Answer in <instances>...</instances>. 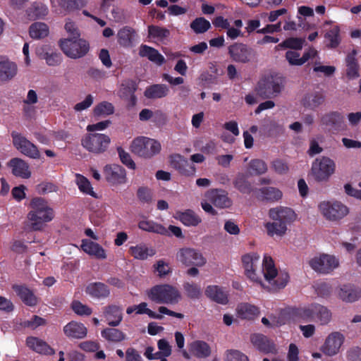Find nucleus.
<instances>
[{"mask_svg": "<svg viewBox=\"0 0 361 361\" xmlns=\"http://www.w3.org/2000/svg\"><path fill=\"white\" fill-rule=\"evenodd\" d=\"M283 88L282 78L267 75L262 77L255 87L256 94L262 99H269L279 95Z\"/></svg>", "mask_w": 361, "mask_h": 361, "instance_id": "39448f33", "label": "nucleus"}, {"mask_svg": "<svg viewBox=\"0 0 361 361\" xmlns=\"http://www.w3.org/2000/svg\"><path fill=\"white\" fill-rule=\"evenodd\" d=\"M86 293L95 298H106L110 294V290L107 286L102 283H92L86 287Z\"/></svg>", "mask_w": 361, "mask_h": 361, "instance_id": "f704fd0d", "label": "nucleus"}, {"mask_svg": "<svg viewBox=\"0 0 361 361\" xmlns=\"http://www.w3.org/2000/svg\"><path fill=\"white\" fill-rule=\"evenodd\" d=\"M324 97L319 93L309 94L302 100L304 106L310 109H315L323 104Z\"/></svg>", "mask_w": 361, "mask_h": 361, "instance_id": "c03bdc74", "label": "nucleus"}, {"mask_svg": "<svg viewBox=\"0 0 361 361\" xmlns=\"http://www.w3.org/2000/svg\"><path fill=\"white\" fill-rule=\"evenodd\" d=\"M204 197L219 209L228 208L232 205L228 192L221 189H210L204 193Z\"/></svg>", "mask_w": 361, "mask_h": 361, "instance_id": "f3484780", "label": "nucleus"}, {"mask_svg": "<svg viewBox=\"0 0 361 361\" xmlns=\"http://www.w3.org/2000/svg\"><path fill=\"white\" fill-rule=\"evenodd\" d=\"M75 183L80 192L94 198H98V195L94 191L90 181L86 177L80 173H75Z\"/></svg>", "mask_w": 361, "mask_h": 361, "instance_id": "72a5a7b5", "label": "nucleus"}, {"mask_svg": "<svg viewBox=\"0 0 361 361\" xmlns=\"http://www.w3.org/2000/svg\"><path fill=\"white\" fill-rule=\"evenodd\" d=\"M104 316L111 326H117L123 319L122 308L116 305H109L104 309Z\"/></svg>", "mask_w": 361, "mask_h": 361, "instance_id": "bb28decb", "label": "nucleus"}, {"mask_svg": "<svg viewBox=\"0 0 361 361\" xmlns=\"http://www.w3.org/2000/svg\"><path fill=\"white\" fill-rule=\"evenodd\" d=\"M103 174L106 182L113 186L125 185L128 182L126 171L119 164L105 165L103 168Z\"/></svg>", "mask_w": 361, "mask_h": 361, "instance_id": "ddd939ff", "label": "nucleus"}, {"mask_svg": "<svg viewBox=\"0 0 361 361\" xmlns=\"http://www.w3.org/2000/svg\"><path fill=\"white\" fill-rule=\"evenodd\" d=\"M318 303H310L298 308L292 309L293 314L299 319L310 322L316 320Z\"/></svg>", "mask_w": 361, "mask_h": 361, "instance_id": "4be33fe9", "label": "nucleus"}, {"mask_svg": "<svg viewBox=\"0 0 361 361\" xmlns=\"http://www.w3.org/2000/svg\"><path fill=\"white\" fill-rule=\"evenodd\" d=\"M18 73L16 63L8 59L0 61V82H6L11 80Z\"/></svg>", "mask_w": 361, "mask_h": 361, "instance_id": "a878e982", "label": "nucleus"}, {"mask_svg": "<svg viewBox=\"0 0 361 361\" xmlns=\"http://www.w3.org/2000/svg\"><path fill=\"white\" fill-rule=\"evenodd\" d=\"M260 257L256 252L246 254L242 257L245 275L253 283L264 289L279 290L286 286L289 281L288 274L279 269L272 257L265 255L260 269H257Z\"/></svg>", "mask_w": 361, "mask_h": 361, "instance_id": "f257e3e1", "label": "nucleus"}, {"mask_svg": "<svg viewBox=\"0 0 361 361\" xmlns=\"http://www.w3.org/2000/svg\"><path fill=\"white\" fill-rule=\"evenodd\" d=\"M268 215L272 221L266 222L264 226L270 237H283L287 233L288 226L297 219L293 209L282 206L270 209Z\"/></svg>", "mask_w": 361, "mask_h": 361, "instance_id": "f03ea898", "label": "nucleus"}, {"mask_svg": "<svg viewBox=\"0 0 361 361\" xmlns=\"http://www.w3.org/2000/svg\"><path fill=\"white\" fill-rule=\"evenodd\" d=\"M323 217L330 221H338L349 214V208L339 201H323L318 205Z\"/></svg>", "mask_w": 361, "mask_h": 361, "instance_id": "6e6552de", "label": "nucleus"}, {"mask_svg": "<svg viewBox=\"0 0 361 361\" xmlns=\"http://www.w3.org/2000/svg\"><path fill=\"white\" fill-rule=\"evenodd\" d=\"M63 332L69 338L80 339L86 336L87 330L82 323L72 321L63 327Z\"/></svg>", "mask_w": 361, "mask_h": 361, "instance_id": "cd10ccee", "label": "nucleus"}, {"mask_svg": "<svg viewBox=\"0 0 361 361\" xmlns=\"http://www.w3.org/2000/svg\"><path fill=\"white\" fill-rule=\"evenodd\" d=\"M204 293L212 300L222 305L226 304L228 301L227 292L218 286H208Z\"/></svg>", "mask_w": 361, "mask_h": 361, "instance_id": "c756f323", "label": "nucleus"}, {"mask_svg": "<svg viewBox=\"0 0 361 361\" xmlns=\"http://www.w3.org/2000/svg\"><path fill=\"white\" fill-rule=\"evenodd\" d=\"M59 44L64 54L73 59L83 57L90 50L88 42L81 37L63 38Z\"/></svg>", "mask_w": 361, "mask_h": 361, "instance_id": "0eeeda50", "label": "nucleus"}, {"mask_svg": "<svg viewBox=\"0 0 361 361\" xmlns=\"http://www.w3.org/2000/svg\"><path fill=\"white\" fill-rule=\"evenodd\" d=\"M343 116L336 111L330 112L321 117V124L325 126H339L343 121Z\"/></svg>", "mask_w": 361, "mask_h": 361, "instance_id": "a18cd8bd", "label": "nucleus"}, {"mask_svg": "<svg viewBox=\"0 0 361 361\" xmlns=\"http://www.w3.org/2000/svg\"><path fill=\"white\" fill-rule=\"evenodd\" d=\"M161 144L154 139L140 136L135 138L130 145V150L135 154L150 159L161 150Z\"/></svg>", "mask_w": 361, "mask_h": 361, "instance_id": "423d86ee", "label": "nucleus"}, {"mask_svg": "<svg viewBox=\"0 0 361 361\" xmlns=\"http://www.w3.org/2000/svg\"><path fill=\"white\" fill-rule=\"evenodd\" d=\"M250 168L257 175H261L267 171V165L266 162L262 159H253L250 162Z\"/></svg>", "mask_w": 361, "mask_h": 361, "instance_id": "680f3d73", "label": "nucleus"}, {"mask_svg": "<svg viewBox=\"0 0 361 361\" xmlns=\"http://www.w3.org/2000/svg\"><path fill=\"white\" fill-rule=\"evenodd\" d=\"M138 228L142 231L160 235H168V230L163 225L147 219H142L138 223Z\"/></svg>", "mask_w": 361, "mask_h": 361, "instance_id": "7c9ffc66", "label": "nucleus"}, {"mask_svg": "<svg viewBox=\"0 0 361 361\" xmlns=\"http://www.w3.org/2000/svg\"><path fill=\"white\" fill-rule=\"evenodd\" d=\"M47 7L41 3L33 4L27 11V14L31 20L43 18L47 16Z\"/></svg>", "mask_w": 361, "mask_h": 361, "instance_id": "37998d69", "label": "nucleus"}, {"mask_svg": "<svg viewBox=\"0 0 361 361\" xmlns=\"http://www.w3.org/2000/svg\"><path fill=\"white\" fill-rule=\"evenodd\" d=\"M190 27L197 34L204 33L211 27V24L209 21L200 17L197 18L190 23Z\"/></svg>", "mask_w": 361, "mask_h": 361, "instance_id": "603ef678", "label": "nucleus"}, {"mask_svg": "<svg viewBox=\"0 0 361 361\" xmlns=\"http://www.w3.org/2000/svg\"><path fill=\"white\" fill-rule=\"evenodd\" d=\"M80 247L85 253L96 259H105L107 257L106 250L97 243L83 239Z\"/></svg>", "mask_w": 361, "mask_h": 361, "instance_id": "393cba45", "label": "nucleus"}, {"mask_svg": "<svg viewBox=\"0 0 361 361\" xmlns=\"http://www.w3.org/2000/svg\"><path fill=\"white\" fill-rule=\"evenodd\" d=\"M135 307L136 314H146L149 317L156 319H161L163 318L162 314H157L147 308V304L146 302H141L135 305Z\"/></svg>", "mask_w": 361, "mask_h": 361, "instance_id": "bf43d9fd", "label": "nucleus"}, {"mask_svg": "<svg viewBox=\"0 0 361 361\" xmlns=\"http://www.w3.org/2000/svg\"><path fill=\"white\" fill-rule=\"evenodd\" d=\"M190 352L197 357H206L210 354L208 344L202 341H195L190 344Z\"/></svg>", "mask_w": 361, "mask_h": 361, "instance_id": "ea45409f", "label": "nucleus"}, {"mask_svg": "<svg viewBox=\"0 0 361 361\" xmlns=\"http://www.w3.org/2000/svg\"><path fill=\"white\" fill-rule=\"evenodd\" d=\"M137 37L136 31L131 27L124 26L117 33V40L120 46L124 48L132 47Z\"/></svg>", "mask_w": 361, "mask_h": 361, "instance_id": "5701e85b", "label": "nucleus"}, {"mask_svg": "<svg viewBox=\"0 0 361 361\" xmlns=\"http://www.w3.org/2000/svg\"><path fill=\"white\" fill-rule=\"evenodd\" d=\"M11 137L14 147L22 154L33 159L39 157L37 147L26 137L17 132H12Z\"/></svg>", "mask_w": 361, "mask_h": 361, "instance_id": "2eb2a0df", "label": "nucleus"}, {"mask_svg": "<svg viewBox=\"0 0 361 361\" xmlns=\"http://www.w3.org/2000/svg\"><path fill=\"white\" fill-rule=\"evenodd\" d=\"M154 267L160 277H164L171 272L169 264L163 259L158 260Z\"/></svg>", "mask_w": 361, "mask_h": 361, "instance_id": "774afa93", "label": "nucleus"}, {"mask_svg": "<svg viewBox=\"0 0 361 361\" xmlns=\"http://www.w3.org/2000/svg\"><path fill=\"white\" fill-rule=\"evenodd\" d=\"M308 264L314 271L328 274L339 267V259L333 255L326 253L317 254L310 258Z\"/></svg>", "mask_w": 361, "mask_h": 361, "instance_id": "1a4fd4ad", "label": "nucleus"}, {"mask_svg": "<svg viewBox=\"0 0 361 361\" xmlns=\"http://www.w3.org/2000/svg\"><path fill=\"white\" fill-rule=\"evenodd\" d=\"M174 218L188 227L198 226L202 221V218L192 209H185L176 212Z\"/></svg>", "mask_w": 361, "mask_h": 361, "instance_id": "412c9836", "label": "nucleus"}, {"mask_svg": "<svg viewBox=\"0 0 361 361\" xmlns=\"http://www.w3.org/2000/svg\"><path fill=\"white\" fill-rule=\"evenodd\" d=\"M228 49L231 59L237 63H247L254 56L252 49L243 43H234Z\"/></svg>", "mask_w": 361, "mask_h": 361, "instance_id": "dca6fc26", "label": "nucleus"}, {"mask_svg": "<svg viewBox=\"0 0 361 361\" xmlns=\"http://www.w3.org/2000/svg\"><path fill=\"white\" fill-rule=\"evenodd\" d=\"M271 169L278 174H285L288 173L289 166L287 162L281 159H274L271 164Z\"/></svg>", "mask_w": 361, "mask_h": 361, "instance_id": "052dcab7", "label": "nucleus"}, {"mask_svg": "<svg viewBox=\"0 0 361 361\" xmlns=\"http://www.w3.org/2000/svg\"><path fill=\"white\" fill-rule=\"evenodd\" d=\"M344 341L345 336L342 333L333 331L326 337L320 350L327 356H334L339 353Z\"/></svg>", "mask_w": 361, "mask_h": 361, "instance_id": "4468645a", "label": "nucleus"}, {"mask_svg": "<svg viewBox=\"0 0 361 361\" xmlns=\"http://www.w3.org/2000/svg\"><path fill=\"white\" fill-rule=\"evenodd\" d=\"M236 313L238 317L245 319H252L259 313V308L250 303L239 304L236 308Z\"/></svg>", "mask_w": 361, "mask_h": 361, "instance_id": "473e14b6", "label": "nucleus"}, {"mask_svg": "<svg viewBox=\"0 0 361 361\" xmlns=\"http://www.w3.org/2000/svg\"><path fill=\"white\" fill-rule=\"evenodd\" d=\"M251 342L258 350L266 353H276V349L274 343L266 336L261 334H254L251 337Z\"/></svg>", "mask_w": 361, "mask_h": 361, "instance_id": "c85d7f7f", "label": "nucleus"}, {"mask_svg": "<svg viewBox=\"0 0 361 361\" xmlns=\"http://www.w3.org/2000/svg\"><path fill=\"white\" fill-rule=\"evenodd\" d=\"M29 32L32 38L38 39L47 37L49 30L45 23L37 22L30 25Z\"/></svg>", "mask_w": 361, "mask_h": 361, "instance_id": "a19ab883", "label": "nucleus"}, {"mask_svg": "<svg viewBox=\"0 0 361 361\" xmlns=\"http://www.w3.org/2000/svg\"><path fill=\"white\" fill-rule=\"evenodd\" d=\"M9 166L16 176L23 178H27L30 176L29 166L23 160L18 158L12 159L9 162Z\"/></svg>", "mask_w": 361, "mask_h": 361, "instance_id": "2f4dec72", "label": "nucleus"}, {"mask_svg": "<svg viewBox=\"0 0 361 361\" xmlns=\"http://www.w3.org/2000/svg\"><path fill=\"white\" fill-rule=\"evenodd\" d=\"M72 309L74 312L80 316H88L92 314V310L87 305L79 301H73L72 303Z\"/></svg>", "mask_w": 361, "mask_h": 361, "instance_id": "338daca9", "label": "nucleus"}, {"mask_svg": "<svg viewBox=\"0 0 361 361\" xmlns=\"http://www.w3.org/2000/svg\"><path fill=\"white\" fill-rule=\"evenodd\" d=\"M14 291L26 305L32 306L36 305L37 298L32 292L25 286L15 285L13 286Z\"/></svg>", "mask_w": 361, "mask_h": 361, "instance_id": "58836bf2", "label": "nucleus"}, {"mask_svg": "<svg viewBox=\"0 0 361 361\" xmlns=\"http://www.w3.org/2000/svg\"><path fill=\"white\" fill-rule=\"evenodd\" d=\"M30 207L25 224V230L42 231L46 224L51 221L55 216L54 209L43 198H33L30 203Z\"/></svg>", "mask_w": 361, "mask_h": 361, "instance_id": "7ed1b4c3", "label": "nucleus"}, {"mask_svg": "<svg viewBox=\"0 0 361 361\" xmlns=\"http://www.w3.org/2000/svg\"><path fill=\"white\" fill-rule=\"evenodd\" d=\"M336 293L338 298L347 302H354L361 295V291L351 284H344L338 286Z\"/></svg>", "mask_w": 361, "mask_h": 361, "instance_id": "b1692460", "label": "nucleus"}, {"mask_svg": "<svg viewBox=\"0 0 361 361\" xmlns=\"http://www.w3.org/2000/svg\"><path fill=\"white\" fill-rule=\"evenodd\" d=\"M286 59L291 66H302L304 64L302 56L298 52L293 50L288 51L286 53Z\"/></svg>", "mask_w": 361, "mask_h": 361, "instance_id": "69168bd1", "label": "nucleus"}, {"mask_svg": "<svg viewBox=\"0 0 361 361\" xmlns=\"http://www.w3.org/2000/svg\"><path fill=\"white\" fill-rule=\"evenodd\" d=\"M171 166L179 171L180 173L186 176H192L196 173V168L194 165L180 154H173L170 157Z\"/></svg>", "mask_w": 361, "mask_h": 361, "instance_id": "a211bd4d", "label": "nucleus"}, {"mask_svg": "<svg viewBox=\"0 0 361 361\" xmlns=\"http://www.w3.org/2000/svg\"><path fill=\"white\" fill-rule=\"evenodd\" d=\"M331 317L332 314L331 310L326 307L318 304L316 313V320L322 325H326L331 322Z\"/></svg>", "mask_w": 361, "mask_h": 361, "instance_id": "8fccbe9b", "label": "nucleus"}, {"mask_svg": "<svg viewBox=\"0 0 361 361\" xmlns=\"http://www.w3.org/2000/svg\"><path fill=\"white\" fill-rule=\"evenodd\" d=\"M234 185L243 193H249L251 191V185L243 174L238 175L234 181Z\"/></svg>", "mask_w": 361, "mask_h": 361, "instance_id": "6e6d98bb", "label": "nucleus"}, {"mask_svg": "<svg viewBox=\"0 0 361 361\" xmlns=\"http://www.w3.org/2000/svg\"><path fill=\"white\" fill-rule=\"evenodd\" d=\"M225 361H249L247 355L237 350H227Z\"/></svg>", "mask_w": 361, "mask_h": 361, "instance_id": "0e129e2a", "label": "nucleus"}, {"mask_svg": "<svg viewBox=\"0 0 361 361\" xmlns=\"http://www.w3.org/2000/svg\"><path fill=\"white\" fill-rule=\"evenodd\" d=\"M26 345L37 353L52 355L55 350L47 342L35 336H29L26 338Z\"/></svg>", "mask_w": 361, "mask_h": 361, "instance_id": "aec40b11", "label": "nucleus"}, {"mask_svg": "<svg viewBox=\"0 0 361 361\" xmlns=\"http://www.w3.org/2000/svg\"><path fill=\"white\" fill-rule=\"evenodd\" d=\"M64 29L68 35V38L80 37V31L77 26L75 22L71 19H67L64 25Z\"/></svg>", "mask_w": 361, "mask_h": 361, "instance_id": "13d9d810", "label": "nucleus"}, {"mask_svg": "<svg viewBox=\"0 0 361 361\" xmlns=\"http://www.w3.org/2000/svg\"><path fill=\"white\" fill-rule=\"evenodd\" d=\"M114 112V106L109 102H102L97 104L94 108L93 113L96 116H107L113 114Z\"/></svg>", "mask_w": 361, "mask_h": 361, "instance_id": "de8ad7c7", "label": "nucleus"}, {"mask_svg": "<svg viewBox=\"0 0 361 361\" xmlns=\"http://www.w3.org/2000/svg\"><path fill=\"white\" fill-rule=\"evenodd\" d=\"M128 252L135 259L147 260L156 254L155 249L144 243H140L129 247Z\"/></svg>", "mask_w": 361, "mask_h": 361, "instance_id": "6ab92c4d", "label": "nucleus"}, {"mask_svg": "<svg viewBox=\"0 0 361 361\" xmlns=\"http://www.w3.org/2000/svg\"><path fill=\"white\" fill-rule=\"evenodd\" d=\"M169 93V88L162 84L153 85L146 88L145 96L148 99H158L166 97Z\"/></svg>", "mask_w": 361, "mask_h": 361, "instance_id": "4c0bfd02", "label": "nucleus"}, {"mask_svg": "<svg viewBox=\"0 0 361 361\" xmlns=\"http://www.w3.org/2000/svg\"><path fill=\"white\" fill-rule=\"evenodd\" d=\"M148 298L158 304L175 305L181 295L178 289L170 284H161L153 286L147 291Z\"/></svg>", "mask_w": 361, "mask_h": 361, "instance_id": "20e7f679", "label": "nucleus"}, {"mask_svg": "<svg viewBox=\"0 0 361 361\" xmlns=\"http://www.w3.org/2000/svg\"><path fill=\"white\" fill-rule=\"evenodd\" d=\"M57 4L66 11L78 9L85 4L84 0H57Z\"/></svg>", "mask_w": 361, "mask_h": 361, "instance_id": "864d4df0", "label": "nucleus"}, {"mask_svg": "<svg viewBox=\"0 0 361 361\" xmlns=\"http://www.w3.org/2000/svg\"><path fill=\"white\" fill-rule=\"evenodd\" d=\"M149 37L161 42L169 35V30L156 25L148 27Z\"/></svg>", "mask_w": 361, "mask_h": 361, "instance_id": "09e8293b", "label": "nucleus"}, {"mask_svg": "<svg viewBox=\"0 0 361 361\" xmlns=\"http://www.w3.org/2000/svg\"><path fill=\"white\" fill-rule=\"evenodd\" d=\"M336 164L327 157L317 158L312 164V174L319 182L327 181L335 173Z\"/></svg>", "mask_w": 361, "mask_h": 361, "instance_id": "9d476101", "label": "nucleus"}, {"mask_svg": "<svg viewBox=\"0 0 361 361\" xmlns=\"http://www.w3.org/2000/svg\"><path fill=\"white\" fill-rule=\"evenodd\" d=\"M139 54L142 57H147L149 61L160 66L164 63L165 59L159 51L147 45H141Z\"/></svg>", "mask_w": 361, "mask_h": 361, "instance_id": "c9c22d12", "label": "nucleus"}, {"mask_svg": "<svg viewBox=\"0 0 361 361\" xmlns=\"http://www.w3.org/2000/svg\"><path fill=\"white\" fill-rule=\"evenodd\" d=\"M46 322L44 319L35 315L32 316L30 319L25 320L22 322V326L24 327L30 328L31 329H35L40 326L45 325Z\"/></svg>", "mask_w": 361, "mask_h": 361, "instance_id": "e2e57ef3", "label": "nucleus"}, {"mask_svg": "<svg viewBox=\"0 0 361 361\" xmlns=\"http://www.w3.org/2000/svg\"><path fill=\"white\" fill-rule=\"evenodd\" d=\"M176 260L186 266L203 267L207 260L201 252L191 247L180 248L176 256Z\"/></svg>", "mask_w": 361, "mask_h": 361, "instance_id": "f8f14e48", "label": "nucleus"}, {"mask_svg": "<svg viewBox=\"0 0 361 361\" xmlns=\"http://www.w3.org/2000/svg\"><path fill=\"white\" fill-rule=\"evenodd\" d=\"M283 197L282 192L277 188L264 187L259 190V197L270 202H277Z\"/></svg>", "mask_w": 361, "mask_h": 361, "instance_id": "e433bc0d", "label": "nucleus"}, {"mask_svg": "<svg viewBox=\"0 0 361 361\" xmlns=\"http://www.w3.org/2000/svg\"><path fill=\"white\" fill-rule=\"evenodd\" d=\"M110 142V137L102 133L88 134L81 141V144L85 149L94 154L104 152L108 149Z\"/></svg>", "mask_w": 361, "mask_h": 361, "instance_id": "9b49d317", "label": "nucleus"}, {"mask_svg": "<svg viewBox=\"0 0 361 361\" xmlns=\"http://www.w3.org/2000/svg\"><path fill=\"white\" fill-rule=\"evenodd\" d=\"M355 55V53L353 52L346 57V75L350 79H353L359 76V68Z\"/></svg>", "mask_w": 361, "mask_h": 361, "instance_id": "49530a36", "label": "nucleus"}, {"mask_svg": "<svg viewBox=\"0 0 361 361\" xmlns=\"http://www.w3.org/2000/svg\"><path fill=\"white\" fill-rule=\"evenodd\" d=\"M293 314L292 309L282 311L278 316H271V327H279L284 325L288 322V316Z\"/></svg>", "mask_w": 361, "mask_h": 361, "instance_id": "5fc2aeb1", "label": "nucleus"}, {"mask_svg": "<svg viewBox=\"0 0 361 361\" xmlns=\"http://www.w3.org/2000/svg\"><path fill=\"white\" fill-rule=\"evenodd\" d=\"M101 334L106 340L114 343L121 342L126 338V334L118 329L106 328Z\"/></svg>", "mask_w": 361, "mask_h": 361, "instance_id": "79ce46f5", "label": "nucleus"}, {"mask_svg": "<svg viewBox=\"0 0 361 361\" xmlns=\"http://www.w3.org/2000/svg\"><path fill=\"white\" fill-rule=\"evenodd\" d=\"M339 27L337 25H334L325 34V39L328 42V46L330 47H337L341 41L339 35Z\"/></svg>", "mask_w": 361, "mask_h": 361, "instance_id": "3c124183", "label": "nucleus"}, {"mask_svg": "<svg viewBox=\"0 0 361 361\" xmlns=\"http://www.w3.org/2000/svg\"><path fill=\"white\" fill-rule=\"evenodd\" d=\"M186 295L192 299H197L202 294L201 288L199 285L193 283H185L183 285Z\"/></svg>", "mask_w": 361, "mask_h": 361, "instance_id": "4d7b16f0", "label": "nucleus"}]
</instances>
